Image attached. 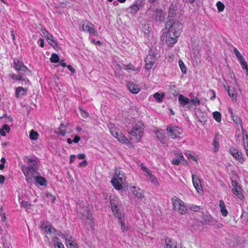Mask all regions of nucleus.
Returning a JSON list of instances; mask_svg holds the SVG:
<instances>
[{"instance_id": "obj_1", "label": "nucleus", "mask_w": 248, "mask_h": 248, "mask_svg": "<svg viewBox=\"0 0 248 248\" xmlns=\"http://www.w3.org/2000/svg\"><path fill=\"white\" fill-rule=\"evenodd\" d=\"M167 28L168 31L164 34L165 41L168 46H172L177 41V38L182 29V25L178 21L173 23L169 22L166 24V29Z\"/></svg>"}, {"instance_id": "obj_2", "label": "nucleus", "mask_w": 248, "mask_h": 248, "mask_svg": "<svg viewBox=\"0 0 248 248\" xmlns=\"http://www.w3.org/2000/svg\"><path fill=\"white\" fill-rule=\"evenodd\" d=\"M110 202L111 210L115 217L120 220L123 231H127L128 228L125 226L124 220V213L121 211L119 207L121 204L119 199L115 195H111L110 196Z\"/></svg>"}, {"instance_id": "obj_3", "label": "nucleus", "mask_w": 248, "mask_h": 248, "mask_svg": "<svg viewBox=\"0 0 248 248\" xmlns=\"http://www.w3.org/2000/svg\"><path fill=\"white\" fill-rule=\"evenodd\" d=\"M144 129V126L141 122H136L129 133L130 134L129 139L135 142H139L143 135Z\"/></svg>"}, {"instance_id": "obj_4", "label": "nucleus", "mask_w": 248, "mask_h": 248, "mask_svg": "<svg viewBox=\"0 0 248 248\" xmlns=\"http://www.w3.org/2000/svg\"><path fill=\"white\" fill-rule=\"evenodd\" d=\"M125 181L124 172L120 169H115L111 180V183L114 188L117 190L121 189Z\"/></svg>"}, {"instance_id": "obj_5", "label": "nucleus", "mask_w": 248, "mask_h": 248, "mask_svg": "<svg viewBox=\"0 0 248 248\" xmlns=\"http://www.w3.org/2000/svg\"><path fill=\"white\" fill-rule=\"evenodd\" d=\"M108 127L111 135L120 142L126 144L128 147H133L132 143L120 131L118 128L113 124H108Z\"/></svg>"}, {"instance_id": "obj_6", "label": "nucleus", "mask_w": 248, "mask_h": 248, "mask_svg": "<svg viewBox=\"0 0 248 248\" xmlns=\"http://www.w3.org/2000/svg\"><path fill=\"white\" fill-rule=\"evenodd\" d=\"M174 210L181 215H184L188 211V208L185 202L176 196L171 198Z\"/></svg>"}, {"instance_id": "obj_7", "label": "nucleus", "mask_w": 248, "mask_h": 248, "mask_svg": "<svg viewBox=\"0 0 248 248\" xmlns=\"http://www.w3.org/2000/svg\"><path fill=\"white\" fill-rule=\"evenodd\" d=\"M30 168L23 165L21 167V170L25 177L26 181L29 184H32L35 177L36 170Z\"/></svg>"}, {"instance_id": "obj_8", "label": "nucleus", "mask_w": 248, "mask_h": 248, "mask_svg": "<svg viewBox=\"0 0 248 248\" xmlns=\"http://www.w3.org/2000/svg\"><path fill=\"white\" fill-rule=\"evenodd\" d=\"M167 132L170 138L175 139L180 138V135L182 134L183 130L179 127L170 125L167 127Z\"/></svg>"}, {"instance_id": "obj_9", "label": "nucleus", "mask_w": 248, "mask_h": 248, "mask_svg": "<svg viewBox=\"0 0 248 248\" xmlns=\"http://www.w3.org/2000/svg\"><path fill=\"white\" fill-rule=\"evenodd\" d=\"M78 216L85 220L90 225L93 223L92 214L84 208L79 209L78 211Z\"/></svg>"}, {"instance_id": "obj_10", "label": "nucleus", "mask_w": 248, "mask_h": 248, "mask_svg": "<svg viewBox=\"0 0 248 248\" xmlns=\"http://www.w3.org/2000/svg\"><path fill=\"white\" fill-rule=\"evenodd\" d=\"M155 54L150 51L145 59V67L147 70L151 69L155 62Z\"/></svg>"}, {"instance_id": "obj_11", "label": "nucleus", "mask_w": 248, "mask_h": 248, "mask_svg": "<svg viewBox=\"0 0 248 248\" xmlns=\"http://www.w3.org/2000/svg\"><path fill=\"white\" fill-rule=\"evenodd\" d=\"M129 194L131 193L138 199H142L144 197V191L142 189L135 186H130L129 187Z\"/></svg>"}, {"instance_id": "obj_12", "label": "nucleus", "mask_w": 248, "mask_h": 248, "mask_svg": "<svg viewBox=\"0 0 248 248\" xmlns=\"http://www.w3.org/2000/svg\"><path fill=\"white\" fill-rule=\"evenodd\" d=\"M42 32L48 44L53 48H56L58 47V44L56 41L54 39V36L45 29L42 30Z\"/></svg>"}, {"instance_id": "obj_13", "label": "nucleus", "mask_w": 248, "mask_h": 248, "mask_svg": "<svg viewBox=\"0 0 248 248\" xmlns=\"http://www.w3.org/2000/svg\"><path fill=\"white\" fill-rule=\"evenodd\" d=\"M230 152L234 159L238 161L241 164L244 163L245 161V158L244 157L241 152L239 151L235 148L232 147L230 149Z\"/></svg>"}, {"instance_id": "obj_14", "label": "nucleus", "mask_w": 248, "mask_h": 248, "mask_svg": "<svg viewBox=\"0 0 248 248\" xmlns=\"http://www.w3.org/2000/svg\"><path fill=\"white\" fill-rule=\"evenodd\" d=\"M62 237L64 238L65 243L68 245L70 248H78V245L75 238L68 233L63 234Z\"/></svg>"}, {"instance_id": "obj_15", "label": "nucleus", "mask_w": 248, "mask_h": 248, "mask_svg": "<svg viewBox=\"0 0 248 248\" xmlns=\"http://www.w3.org/2000/svg\"><path fill=\"white\" fill-rule=\"evenodd\" d=\"M192 183L195 188L196 189L198 193H201L202 191V187L201 184V181L199 177L195 174H192Z\"/></svg>"}, {"instance_id": "obj_16", "label": "nucleus", "mask_w": 248, "mask_h": 248, "mask_svg": "<svg viewBox=\"0 0 248 248\" xmlns=\"http://www.w3.org/2000/svg\"><path fill=\"white\" fill-rule=\"evenodd\" d=\"M40 226L42 229V231L46 232H53L56 231L55 229L52 226L51 223L47 221L41 222Z\"/></svg>"}, {"instance_id": "obj_17", "label": "nucleus", "mask_w": 248, "mask_h": 248, "mask_svg": "<svg viewBox=\"0 0 248 248\" xmlns=\"http://www.w3.org/2000/svg\"><path fill=\"white\" fill-rule=\"evenodd\" d=\"M232 184L233 186V188L232 190V192L239 199H242L244 198V195L242 193L241 187L235 181H232Z\"/></svg>"}, {"instance_id": "obj_18", "label": "nucleus", "mask_w": 248, "mask_h": 248, "mask_svg": "<svg viewBox=\"0 0 248 248\" xmlns=\"http://www.w3.org/2000/svg\"><path fill=\"white\" fill-rule=\"evenodd\" d=\"M82 30L84 31H87L91 34L95 36L97 35V32L93 28V25L88 21L85 22L82 25Z\"/></svg>"}, {"instance_id": "obj_19", "label": "nucleus", "mask_w": 248, "mask_h": 248, "mask_svg": "<svg viewBox=\"0 0 248 248\" xmlns=\"http://www.w3.org/2000/svg\"><path fill=\"white\" fill-rule=\"evenodd\" d=\"M178 100L182 107L186 108H190V99L183 95L179 94L178 97Z\"/></svg>"}, {"instance_id": "obj_20", "label": "nucleus", "mask_w": 248, "mask_h": 248, "mask_svg": "<svg viewBox=\"0 0 248 248\" xmlns=\"http://www.w3.org/2000/svg\"><path fill=\"white\" fill-rule=\"evenodd\" d=\"M165 14L161 9H156L153 14V18L156 21L161 22L164 20Z\"/></svg>"}, {"instance_id": "obj_21", "label": "nucleus", "mask_w": 248, "mask_h": 248, "mask_svg": "<svg viewBox=\"0 0 248 248\" xmlns=\"http://www.w3.org/2000/svg\"><path fill=\"white\" fill-rule=\"evenodd\" d=\"M165 242L166 248H182L178 243L169 238L165 239Z\"/></svg>"}, {"instance_id": "obj_22", "label": "nucleus", "mask_w": 248, "mask_h": 248, "mask_svg": "<svg viewBox=\"0 0 248 248\" xmlns=\"http://www.w3.org/2000/svg\"><path fill=\"white\" fill-rule=\"evenodd\" d=\"M27 164L26 167L30 168V169H34L37 170V160L35 158H29L26 157L25 160Z\"/></svg>"}, {"instance_id": "obj_23", "label": "nucleus", "mask_w": 248, "mask_h": 248, "mask_svg": "<svg viewBox=\"0 0 248 248\" xmlns=\"http://www.w3.org/2000/svg\"><path fill=\"white\" fill-rule=\"evenodd\" d=\"M181 161L183 162L184 165L187 164V162L185 159L183 155L181 153H180L177 155L175 158L172 160V163L175 165H178Z\"/></svg>"}, {"instance_id": "obj_24", "label": "nucleus", "mask_w": 248, "mask_h": 248, "mask_svg": "<svg viewBox=\"0 0 248 248\" xmlns=\"http://www.w3.org/2000/svg\"><path fill=\"white\" fill-rule=\"evenodd\" d=\"M14 63L15 65V69L17 71H26V70L30 72L31 71L24 65L23 63L22 62H20L18 60H15L14 62Z\"/></svg>"}, {"instance_id": "obj_25", "label": "nucleus", "mask_w": 248, "mask_h": 248, "mask_svg": "<svg viewBox=\"0 0 248 248\" xmlns=\"http://www.w3.org/2000/svg\"><path fill=\"white\" fill-rule=\"evenodd\" d=\"M139 3L137 1H134L133 3L127 9V12L132 15H135L139 10Z\"/></svg>"}, {"instance_id": "obj_26", "label": "nucleus", "mask_w": 248, "mask_h": 248, "mask_svg": "<svg viewBox=\"0 0 248 248\" xmlns=\"http://www.w3.org/2000/svg\"><path fill=\"white\" fill-rule=\"evenodd\" d=\"M27 93V88L18 87L16 90L15 96L16 98H20L26 95Z\"/></svg>"}, {"instance_id": "obj_27", "label": "nucleus", "mask_w": 248, "mask_h": 248, "mask_svg": "<svg viewBox=\"0 0 248 248\" xmlns=\"http://www.w3.org/2000/svg\"><path fill=\"white\" fill-rule=\"evenodd\" d=\"M9 76L15 81H22L27 83L30 82L28 78H24L21 75H16L13 73L11 74Z\"/></svg>"}, {"instance_id": "obj_28", "label": "nucleus", "mask_w": 248, "mask_h": 248, "mask_svg": "<svg viewBox=\"0 0 248 248\" xmlns=\"http://www.w3.org/2000/svg\"><path fill=\"white\" fill-rule=\"evenodd\" d=\"M127 86L130 92L133 93L137 94L140 91L139 86L133 82H129Z\"/></svg>"}, {"instance_id": "obj_29", "label": "nucleus", "mask_w": 248, "mask_h": 248, "mask_svg": "<svg viewBox=\"0 0 248 248\" xmlns=\"http://www.w3.org/2000/svg\"><path fill=\"white\" fill-rule=\"evenodd\" d=\"M219 206L221 214L223 217H226L228 215V211L226 209L225 204L223 200H220L219 202Z\"/></svg>"}, {"instance_id": "obj_30", "label": "nucleus", "mask_w": 248, "mask_h": 248, "mask_svg": "<svg viewBox=\"0 0 248 248\" xmlns=\"http://www.w3.org/2000/svg\"><path fill=\"white\" fill-rule=\"evenodd\" d=\"M185 155L188 159H191L194 161L197 162V156L193 152L187 150L185 152Z\"/></svg>"}, {"instance_id": "obj_31", "label": "nucleus", "mask_w": 248, "mask_h": 248, "mask_svg": "<svg viewBox=\"0 0 248 248\" xmlns=\"http://www.w3.org/2000/svg\"><path fill=\"white\" fill-rule=\"evenodd\" d=\"M165 95L164 93H156L154 94L153 97L156 102H162L163 99L165 97Z\"/></svg>"}, {"instance_id": "obj_32", "label": "nucleus", "mask_w": 248, "mask_h": 248, "mask_svg": "<svg viewBox=\"0 0 248 248\" xmlns=\"http://www.w3.org/2000/svg\"><path fill=\"white\" fill-rule=\"evenodd\" d=\"M53 241L55 248H64L62 242L58 237H54Z\"/></svg>"}, {"instance_id": "obj_33", "label": "nucleus", "mask_w": 248, "mask_h": 248, "mask_svg": "<svg viewBox=\"0 0 248 248\" xmlns=\"http://www.w3.org/2000/svg\"><path fill=\"white\" fill-rule=\"evenodd\" d=\"M177 10V6L175 4L171 3L170 7L169 13V16L170 17H173L176 14V11Z\"/></svg>"}, {"instance_id": "obj_34", "label": "nucleus", "mask_w": 248, "mask_h": 248, "mask_svg": "<svg viewBox=\"0 0 248 248\" xmlns=\"http://www.w3.org/2000/svg\"><path fill=\"white\" fill-rule=\"evenodd\" d=\"M34 179L36 182L41 186H46V181L43 177L35 176Z\"/></svg>"}, {"instance_id": "obj_35", "label": "nucleus", "mask_w": 248, "mask_h": 248, "mask_svg": "<svg viewBox=\"0 0 248 248\" xmlns=\"http://www.w3.org/2000/svg\"><path fill=\"white\" fill-rule=\"evenodd\" d=\"M228 92L229 95L232 98V100L236 102L237 101V92L236 90H234L232 92H231L230 88L228 87Z\"/></svg>"}, {"instance_id": "obj_36", "label": "nucleus", "mask_w": 248, "mask_h": 248, "mask_svg": "<svg viewBox=\"0 0 248 248\" xmlns=\"http://www.w3.org/2000/svg\"><path fill=\"white\" fill-rule=\"evenodd\" d=\"M10 128L8 124H4L2 128L0 129V134L2 136H5L6 133H9Z\"/></svg>"}, {"instance_id": "obj_37", "label": "nucleus", "mask_w": 248, "mask_h": 248, "mask_svg": "<svg viewBox=\"0 0 248 248\" xmlns=\"http://www.w3.org/2000/svg\"><path fill=\"white\" fill-rule=\"evenodd\" d=\"M66 126L63 124H61L58 129L57 133L60 135L63 136L66 134Z\"/></svg>"}, {"instance_id": "obj_38", "label": "nucleus", "mask_w": 248, "mask_h": 248, "mask_svg": "<svg viewBox=\"0 0 248 248\" xmlns=\"http://www.w3.org/2000/svg\"><path fill=\"white\" fill-rule=\"evenodd\" d=\"M219 138L218 135H216L213 141V145L214 146V151L215 152H217L218 150L219 143H218Z\"/></svg>"}, {"instance_id": "obj_39", "label": "nucleus", "mask_w": 248, "mask_h": 248, "mask_svg": "<svg viewBox=\"0 0 248 248\" xmlns=\"http://www.w3.org/2000/svg\"><path fill=\"white\" fill-rule=\"evenodd\" d=\"M141 170L144 172V175L148 176L152 173L143 164L141 163L140 165Z\"/></svg>"}, {"instance_id": "obj_40", "label": "nucleus", "mask_w": 248, "mask_h": 248, "mask_svg": "<svg viewBox=\"0 0 248 248\" xmlns=\"http://www.w3.org/2000/svg\"><path fill=\"white\" fill-rule=\"evenodd\" d=\"M233 51L236 57L239 60V62L245 59L242 55L240 53V52L236 48L234 47L233 48Z\"/></svg>"}, {"instance_id": "obj_41", "label": "nucleus", "mask_w": 248, "mask_h": 248, "mask_svg": "<svg viewBox=\"0 0 248 248\" xmlns=\"http://www.w3.org/2000/svg\"><path fill=\"white\" fill-rule=\"evenodd\" d=\"M157 137L160 141L162 143H165L166 142V139L164 135L161 132L157 133Z\"/></svg>"}, {"instance_id": "obj_42", "label": "nucleus", "mask_w": 248, "mask_h": 248, "mask_svg": "<svg viewBox=\"0 0 248 248\" xmlns=\"http://www.w3.org/2000/svg\"><path fill=\"white\" fill-rule=\"evenodd\" d=\"M213 116L214 119L217 122H220L221 121V114L218 112V111H215L213 113Z\"/></svg>"}, {"instance_id": "obj_43", "label": "nucleus", "mask_w": 248, "mask_h": 248, "mask_svg": "<svg viewBox=\"0 0 248 248\" xmlns=\"http://www.w3.org/2000/svg\"><path fill=\"white\" fill-rule=\"evenodd\" d=\"M29 136L31 140H36L38 138V134L33 130H31L30 132Z\"/></svg>"}, {"instance_id": "obj_44", "label": "nucleus", "mask_w": 248, "mask_h": 248, "mask_svg": "<svg viewBox=\"0 0 248 248\" xmlns=\"http://www.w3.org/2000/svg\"><path fill=\"white\" fill-rule=\"evenodd\" d=\"M188 208L190 210L193 212H198L201 209L200 206L196 205L193 204H189L188 205Z\"/></svg>"}, {"instance_id": "obj_45", "label": "nucleus", "mask_w": 248, "mask_h": 248, "mask_svg": "<svg viewBox=\"0 0 248 248\" xmlns=\"http://www.w3.org/2000/svg\"><path fill=\"white\" fill-rule=\"evenodd\" d=\"M149 177V179L150 181L155 186H157L159 185V183L156 179V178L155 177L154 175L152 174V173L151 175H148Z\"/></svg>"}, {"instance_id": "obj_46", "label": "nucleus", "mask_w": 248, "mask_h": 248, "mask_svg": "<svg viewBox=\"0 0 248 248\" xmlns=\"http://www.w3.org/2000/svg\"><path fill=\"white\" fill-rule=\"evenodd\" d=\"M191 103L194 106H198L200 104V100L197 97H194L190 99V103Z\"/></svg>"}, {"instance_id": "obj_47", "label": "nucleus", "mask_w": 248, "mask_h": 248, "mask_svg": "<svg viewBox=\"0 0 248 248\" xmlns=\"http://www.w3.org/2000/svg\"><path fill=\"white\" fill-rule=\"evenodd\" d=\"M46 195L48 199V202H50L52 203H53L55 202L56 200V197L55 196L52 195L51 193L48 192L46 193Z\"/></svg>"}, {"instance_id": "obj_48", "label": "nucleus", "mask_w": 248, "mask_h": 248, "mask_svg": "<svg viewBox=\"0 0 248 248\" xmlns=\"http://www.w3.org/2000/svg\"><path fill=\"white\" fill-rule=\"evenodd\" d=\"M216 6L217 7L218 12H222L225 8L224 4L221 1L217 2Z\"/></svg>"}, {"instance_id": "obj_49", "label": "nucleus", "mask_w": 248, "mask_h": 248, "mask_svg": "<svg viewBox=\"0 0 248 248\" xmlns=\"http://www.w3.org/2000/svg\"><path fill=\"white\" fill-rule=\"evenodd\" d=\"M179 67H180L182 72L183 73L186 74V68L184 63L183 62L182 60H180L179 61Z\"/></svg>"}, {"instance_id": "obj_50", "label": "nucleus", "mask_w": 248, "mask_h": 248, "mask_svg": "<svg viewBox=\"0 0 248 248\" xmlns=\"http://www.w3.org/2000/svg\"><path fill=\"white\" fill-rule=\"evenodd\" d=\"M50 60L52 62H57L59 61V57L56 54H52L50 58Z\"/></svg>"}, {"instance_id": "obj_51", "label": "nucleus", "mask_w": 248, "mask_h": 248, "mask_svg": "<svg viewBox=\"0 0 248 248\" xmlns=\"http://www.w3.org/2000/svg\"><path fill=\"white\" fill-rule=\"evenodd\" d=\"M243 142L245 150L248 148V135H245L243 136Z\"/></svg>"}, {"instance_id": "obj_52", "label": "nucleus", "mask_w": 248, "mask_h": 248, "mask_svg": "<svg viewBox=\"0 0 248 248\" xmlns=\"http://www.w3.org/2000/svg\"><path fill=\"white\" fill-rule=\"evenodd\" d=\"M124 68L125 70H131L133 71L136 70L135 67L131 64H129L128 65H125Z\"/></svg>"}, {"instance_id": "obj_53", "label": "nucleus", "mask_w": 248, "mask_h": 248, "mask_svg": "<svg viewBox=\"0 0 248 248\" xmlns=\"http://www.w3.org/2000/svg\"><path fill=\"white\" fill-rule=\"evenodd\" d=\"M240 63L241 65L242 68L243 69L245 70L246 69L248 68V65L245 59L243 61L240 62Z\"/></svg>"}, {"instance_id": "obj_54", "label": "nucleus", "mask_w": 248, "mask_h": 248, "mask_svg": "<svg viewBox=\"0 0 248 248\" xmlns=\"http://www.w3.org/2000/svg\"><path fill=\"white\" fill-rule=\"evenodd\" d=\"M1 164H0V170H2L4 168V164L6 163V159L4 157H2L0 160Z\"/></svg>"}, {"instance_id": "obj_55", "label": "nucleus", "mask_w": 248, "mask_h": 248, "mask_svg": "<svg viewBox=\"0 0 248 248\" xmlns=\"http://www.w3.org/2000/svg\"><path fill=\"white\" fill-rule=\"evenodd\" d=\"M21 205L23 207L29 208L31 204L26 201H22L21 202Z\"/></svg>"}, {"instance_id": "obj_56", "label": "nucleus", "mask_w": 248, "mask_h": 248, "mask_svg": "<svg viewBox=\"0 0 248 248\" xmlns=\"http://www.w3.org/2000/svg\"><path fill=\"white\" fill-rule=\"evenodd\" d=\"M80 112L81 116L83 118H87L88 116V113L82 109H80Z\"/></svg>"}, {"instance_id": "obj_57", "label": "nucleus", "mask_w": 248, "mask_h": 248, "mask_svg": "<svg viewBox=\"0 0 248 248\" xmlns=\"http://www.w3.org/2000/svg\"><path fill=\"white\" fill-rule=\"evenodd\" d=\"M88 164L87 161L86 160H83L82 162H81L79 164V167H86Z\"/></svg>"}, {"instance_id": "obj_58", "label": "nucleus", "mask_w": 248, "mask_h": 248, "mask_svg": "<svg viewBox=\"0 0 248 248\" xmlns=\"http://www.w3.org/2000/svg\"><path fill=\"white\" fill-rule=\"evenodd\" d=\"M80 140V138L78 136H75L73 141L75 143H78Z\"/></svg>"}, {"instance_id": "obj_59", "label": "nucleus", "mask_w": 248, "mask_h": 248, "mask_svg": "<svg viewBox=\"0 0 248 248\" xmlns=\"http://www.w3.org/2000/svg\"><path fill=\"white\" fill-rule=\"evenodd\" d=\"M38 43L39 44L40 46L41 47H43L44 46V41L43 39L41 38L39 39Z\"/></svg>"}, {"instance_id": "obj_60", "label": "nucleus", "mask_w": 248, "mask_h": 248, "mask_svg": "<svg viewBox=\"0 0 248 248\" xmlns=\"http://www.w3.org/2000/svg\"><path fill=\"white\" fill-rule=\"evenodd\" d=\"M67 68L72 73H74L75 72V69L70 65H67Z\"/></svg>"}, {"instance_id": "obj_61", "label": "nucleus", "mask_w": 248, "mask_h": 248, "mask_svg": "<svg viewBox=\"0 0 248 248\" xmlns=\"http://www.w3.org/2000/svg\"><path fill=\"white\" fill-rule=\"evenodd\" d=\"M85 155L84 154H80L78 155V157L79 159H82L85 158Z\"/></svg>"}, {"instance_id": "obj_62", "label": "nucleus", "mask_w": 248, "mask_h": 248, "mask_svg": "<svg viewBox=\"0 0 248 248\" xmlns=\"http://www.w3.org/2000/svg\"><path fill=\"white\" fill-rule=\"evenodd\" d=\"M75 157H76V156L75 155H71L69 163H72L74 161Z\"/></svg>"}, {"instance_id": "obj_63", "label": "nucleus", "mask_w": 248, "mask_h": 248, "mask_svg": "<svg viewBox=\"0 0 248 248\" xmlns=\"http://www.w3.org/2000/svg\"><path fill=\"white\" fill-rule=\"evenodd\" d=\"M5 180V177L4 176L0 175V183L3 184Z\"/></svg>"}, {"instance_id": "obj_64", "label": "nucleus", "mask_w": 248, "mask_h": 248, "mask_svg": "<svg viewBox=\"0 0 248 248\" xmlns=\"http://www.w3.org/2000/svg\"><path fill=\"white\" fill-rule=\"evenodd\" d=\"M60 64H61L63 67L67 66L66 63L64 62L63 60H62L60 62Z\"/></svg>"}]
</instances>
